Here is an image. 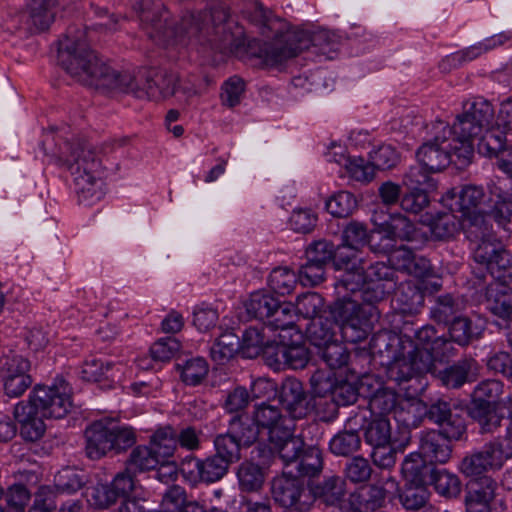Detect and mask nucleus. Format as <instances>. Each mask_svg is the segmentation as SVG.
Wrapping results in <instances>:
<instances>
[{"mask_svg":"<svg viewBox=\"0 0 512 512\" xmlns=\"http://www.w3.org/2000/svg\"><path fill=\"white\" fill-rule=\"evenodd\" d=\"M150 444L158 458L170 457L177 447L176 434L169 426L160 428L151 436Z\"/></svg>","mask_w":512,"mask_h":512,"instance_id":"55","label":"nucleus"},{"mask_svg":"<svg viewBox=\"0 0 512 512\" xmlns=\"http://www.w3.org/2000/svg\"><path fill=\"white\" fill-rule=\"evenodd\" d=\"M386 232L393 240L412 241L416 239L417 229L415 224L402 214L391 217L387 223Z\"/></svg>","mask_w":512,"mask_h":512,"instance_id":"56","label":"nucleus"},{"mask_svg":"<svg viewBox=\"0 0 512 512\" xmlns=\"http://www.w3.org/2000/svg\"><path fill=\"white\" fill-rule=\"evenodd\" d=\"M429 373L446 389H460L476 380L478 363L472 356H464L443 369H437L433 364Z\"/></svg>","mask_w":512,"mask_h":512,"instance_id":"13","label":"nucleus"},{"mask_svg":"<svg viewBox=\"0 0 512 512\" xmlns=\"http://www.w3.org/2000/svg\"><path fill=\"white\" fill-rule=\"evenodd\" d=\"M293 425L284 428L281 432H275L269 439L271 450L278 453L284 462V470H289L291 464L296 463L304 452V441L293 433Z\"/></svg>","mask_w":512,"mask_h":512,"instance_id":"19","label":"nucleus"},{"mask_svg":"<svg viewBox=\"0 0 512 512\" xmlns=\"http://www.w3.org/2000/svg\"><path fill=\"white\" fill-rule=\"evenodd\" d=\"M458 304L450 294L436 297L435 304L431 308L430 317L437 323L448 324L457 317Z\"/></svg>","mask_w":512,"mask_h":512,"instance_id":"62","label":"nucleus"},{"mask_svg":"<svg viewBox=\"0 0 512 512\" xmlns=\"http://www.w3.org/2000/svg\"><path fill=\"white\" fill-rule=\"evenodd\" d=\"M449 324L450 342H455L460 346H468L471 342L482 337L484 326L480 323H474L465 316L454 317Z\"/></svg>","mask_w":512,"mask_h":512,"instance_id":"31","label":"nucleus"},{"mask_svg":"<svg viewBox=\"0 0 512 512\" xmlns=\"http://www.w3.org/2000/svg\"><path fill=\"white\" fill-rule=\"evenodd\" d=\"M457 145L456 158L461 166H467L474 155L475 141L482 136L484 130L470 119L463 111L459 113L452 125L446 123L445 131Z\"/></svg>","mask_w":512,"mask_h":512,"instance_id":"9","label":"nucleus"},{"mask_svg":"<svg viewBox=\"0 0 512 512\" xmlns=\"http://www.w3.org/2000/svg\"><path fill=\"white\" fill-rule=\"evenodd\" d=\"M432 366L433 357L428 349L415 346L407 349L406 346H403L399 354L387 362L386 377L401 387L421 375L429 373Z\"/></svg>","mask_w":512,"mask_h":512,"instance_id":"7","label":"nucleus"},{"mask_svg":"<svg viewBox=\"0 0 512 512\" xmlns=\"http://www.w3.org/2000/svg\"><path fill=\"white\" fill-rule=\"evenodd\" d=\"M61 0H28L27 13L32 25L38 30H46L55 19L57 6Z\"/></svg>","mask_w":512,"mask_h":512,"instance_id":"33","label":"nucleus"},{"mask_svg":"<svg viewBox=\"0 0 512 512\" xmlns=\"http://www.w3.org/2000/svg\"><path fill=\"white\" fill-rule=\"evenodd\" d=\"M425 417L440 427L448 438L461 440L466 433L465 419L459 413L451 409V404L445 400L438 399L431 403L425 411Z\"/></svg>","mask_w":512,"mask_h":512,"instance_id":"14","label":"nucleus"},{"mask_svg":"<svg viewBox=\"0 0 512 512\" xmlns=\"http://www.w3.org/2000/svg\"><path fill=\"white\" fill-rule=\"evenodd\" d=\"M503 453L502 443L495 439L485 444L483 450L464 457L459 466L460 471L466 478H487L489 472L501 468Z\"/></svg>","mask_w":512,"mask_h":512,"instance_id":"11","label":"nucleus"},{"mask_svg":"<svg viewBox=\"0 0 512 512\" xmlns=\"http://www.w3.org/2000/svg\"><path fill=\"white\" fill-rule=\"evenodd\" d=\"M361 445L359 434L354 431H341L329 443L330 450L335 455L349 456L356 452Z\"/></svg>","mask_w":512,"mask_h":512,"instance_id":"57","label":"nucleus"},{"mask_svg":"<svg viewBox=\"0 0 512 512\" xmlns=\"http://www.w3.org/2000/svg\"><path fill=\"white\" fill-rule=\"evenodd\" d=\"M264 331V327H250L245 330L241 341V348L247 357L254 358L261 354V351L270 340Z\"/></svg>","mask_w":512,"mask_h":512,"instance_id":"60","label":"nucleus"},{"mask_svg":"<svg viewBox=\"0 0 512 512\" xmlns=\"http://www.w3.org/2000/svg\"><path fill=\"white\" fill-rule=\"evenodd\" d=\"M42 416L46 418L61 419L71 410V388L69 384L60 380L51 386L37 384L33 387L27 399Z\"/></svg>","mask_w":512,"mask_h":512,"instance_id":"8","label":"nucleus"},{"mask_svg":"<svg viewBox=\"0 0 512 512\" xmlns=\"http://www.w3.org/2000/svg\"><path fill=\"white\" fill-rule=\"evenodd\" d=\"M159 458L147 446H138L133 449L124 471L118 472L113 480H133L138 473L155 469Z\"/></svg>","mask_w":512,"mask_h":512,"instance_id":"25","label":"nucleus"},{"mask_svg":"<svg viewBox=\"0 0 512 512\" xmlns=\"http://www.w3.org/2000/svg\"><path fill=\"white\" fill-rule=\"evenodd\" d=\"M454 438H448L442 431L430 430L424 433L420 440L421 451L431 459L445 463L451 456L450 442Z\"/></svg>","mask_w":512,"mask_h":512,"instance_id":"30","label":"nucleus"},{"mask_svg":"<svg viewBox=\"0 0 512 512\" xmlns=\"http://www.w3.org/2000/svg\"><path fill=\"white\" fill-rule=\"evenodd\" d=\"M455 195L457 196L455 205L457 206V210L462 213V216L474 213V211H481L480 206L483 204L485 198L482 187L465 185Z\"/></svg>","mask_w":512,"mask_h":512,"instance_id":"47","label":"nucleus"},{"mask_svg":"<svg viewBox=\"0 0 512 512\" xmlns=\"http://www.w3.org/2000/svg\"><path fill=\"white\" fill-rule=\"evenodd\" d=\"M401 473L405 480H453L455 475L445 468L437 467L432 461L427 462L420 453L414 452L405 457Z\"/></svg>","mask_w":512,"mask_h":512,"instance_id":"17","label":"nucleus"},{"mask_svg":"<svg viewBox=\"0 0 512 512\" xmlns=\"http://www.w3.org/2000/svg\"><path fill=\"white\" fill-rule=\"evenodd\" d=\"M400 345V338L387 330L373 334L369 342L372 355L386 357L387 362L399 354Z\"/></svg>","mask_w":512,"mask_h":512,"instance_id":"43","label":"nucleus"},{"mask_svg":"<svg viewBox=\"0 0 512 512\" xmlns=\"http://www.w3.org/2000/svg\"><path fill=\"white\" fill-rule=\"evenodd\" d=\"M386 496L382 485L365 482L349 494L348 506L351 512H374L384 505Z\"/></svg>","mask_w":512,"mask_h":512,"instance_id":"18","label":"nucleus"},{"mask_svg":"<svg viewBox=\"0 0 512 512\" xmlns=\"http://www.w3.org/2000/svg\"><path fill=\"white\" fill-rule=\"evenodd\" d=\"M340 246H335L331 241L321 239L310 243L305 250V257L312 263H320L328 266L333 263L336 269H339L342 264H348L349 257L338 256Z\"/></svg>","mask_w":512,"mask_h":512,"instance_id":"28","label":"nucleus"},{"mask_svg":"<svg viewBox=\"0 0 512 512\" xmlns=\"http://www.w3.org/2000/svg\"><path fill=\"white\" fill-rule=\"evenodd\" d=\"M399 500L407 510H418L422 508L430 495L426 482H405L403 487L398 488Z\"/></svg>","mask_w":512,"mask_h":512,"instance_id":"41","label":"nucleus"},{"mask_svg":"<svg viewBox=\"0 0 512 512\" xmlns=\"http://www.w3.org/2000/svg\"><path fill=\"white\" fill-rule=\"evenodd\" d=\"M298 281V273L288 267H277L271 271L268 284L275 293L284 296L295 289Z\"/></svg>","mask_w":512,"mask_h":512,"instance_id":"49","label":"nucleus"},{"mask_svg":"<svg viewBox=\"0 0 512 512\" xmlns=\"http://www.w3.org/2000/svg\"><path fill=\"white\" fill-rule=\"evenodd\" d=\"M228 431L243 448L257 442L260 434L259 426L248 414H236L228 422Z\"/></svg>","mask_w":512,"mask_h":512,"instance_id":"32","label":"nucleus"},{"mask_svg":"<svg viewBox=\"0 0 512 512\" xmlns=\"http://www.w3.org/2000/svg\"><path fill=\"white\" fill-rule=\"evenodd\" d=\"M251 417L259 426V430L268 431V439L273 437L275 432H281L292 424V419L282 415L278 407L266 403L256 406Z\"/></svg>","mask_w":512,"mask_h":512,"instance_id":"27","label":"nucleus"},{"mask_svg":"<svg viewBox=\"0 0 512 512\" xmlns=\"http://www.w3.org/2000/svg\"><path fill=\"white\" fill-rule=\"evenodd\" d=\"M241 348L238 335L232 331L222 333L210 349L212 359L218 364H225L232 359Z\"/></svg>","mask_w":512,"mask_h":512,"instance_id":"40","label":"nucleus"},{"mask_svg":"<svg viewBox=\"0 0 512 512\" xmlns=\"http://www.w3.org/2000/svg\"><path fill=\"white\" fill-rule=\"evenodd\" d=\"M271 492L276 503L284 508L309 510L312 504L310 484L305 482H272Z\"/></svg>","mask_w":512,"mask_h":512,"instance_id":"15","label":"nucleus"},{"mask_svg":"<svg viewBox=\"0 0 512 512\" xmlns=\"http://www.w3.org/2000/svg\"><path fill=\"white\" fill-rule=\"evenodd\" d=\"M312 502L320 500L327 506H339L346 495L345 482H309Z\"/></svg>","mask_w":512,"mask_h":512,"instance_id":"36","label":"nucleus"},{"mask_svg":"<svg viewBox=\"0 0 512 512\" xmlns=\"http://www.w3.org/2000/svg\"><path fill=\"white\" fill-rule=\"evenodd\" d=\"M176 367L181 380L191 386L200 384L209 371L207 362L201 357L186 360L184 364L177 363Z\"/></svg>","mask_w":512,"mask_h":512,"instance_id":"52","label":"nucleus"},{"mask_svg":"<svg viewBox=\"0 0 512 512\" xmlns=\"http://www.w3.org/2000/svg\"><path fill=\"white\" fill-rule=\"evenodd\" d=\"M58 62L76 82L102 90L131 93L136 98L160 101L175 94L178 75L161 68L143 67L136 74L117 71L89 46L87 29L69 26L58 41Z\"/></svg>","mask_w":512,"mask_h":512,"instance_id":"1","label":"nucleus"},{"mask_svg":"<svg viewBox=\"0 0 512 512\" xmlns=\"http://www.w3.org/2000/svg\"><path fill=\"white\" fill-rule=\"evenodd\" d=\"M393 291L395 309L402 314H417L424 305L423 291L418 284L412 281L396 285Z\"/></svg>","mask_w":512,"mask_h":512,"instance_id":"24","label":"nucleus"},{"mask_svg":"<svg viewBox=\"0 0 512 512\" xmlns=\"http://www.w3.org/2000/svg\"><path fill=\"white\" fill-rule=\"evenodd\" d=\"M296 462L295 469L297 474H293L292 470H283L285 480H298L301 477L317 478L323 470L322 453L316 446H310L304 450Z\"/></svg>","mask_w":512,"mask_h":512,"instance_id":"26","label":"nucleus"},{"mask_svg":"<svg viewBox=\"0 0 512 512\" xmlns=\"http://www.w3.org/2000/svg\"><path fill=\"white\" fill-rule=\"evenodd\" d=\"M85 452L97 460L109 451H125L135 443V434L129 427L120 426L117 420L105 417L91 423L85 430Z\"/></svg>","mask_w":512,"mask_h":512,"instance_id":"5","label":"nucleus"},{"mask_svg":"<svg viewBox=\"0 0 512 512\" xmlns=\"http://www.w3.org/2000/svg\"><path fill=\"white\" fill-rule=\"evenodd\" d=\"M463 218L467 237L471 241L478 243L497 237L489 214H484L482 211H474V213L467 214Z\"/></svg>","mask_w":512,"mask_h":512,"instance_id":"35","label":"nucleus"},{"mask_svg":"<svg viewBox=\"0 0 512 512\" xmlns=\"http://www.w3.org/2000/svg\"><path fill=\"white\" fill-rule=\"evenodd\" d=\"M318 355L331 370L341 369L346 366L350 357L346 347L337 341L320 348Z\"/></svg>","mask_w":512,"mask_h":512,"instance_id":"61","label":"nucleus"},{"mask_svg":"<svg viewBox=\"0 0 512 512\" xmlns=\"http://www.w3.org/2000/svg\"><path fill=\"white\" fill-rule=\"evenodd\" d=\"M19 425L20 436L28 442L38 441L46 431V425L40 412L28 400L17 403L13 411Z\"/></svg>","mask_w":512,"mask_h":512,"instance_id":"16","label":"nucleus"},{"mask_svg":"<svg viewBox=\"0 0 512 512\" xmlns=\"http://www.w3.org/2000/svg\"><path fill=\"white\" fill-rule=\"evenodd\" d=\"M511 135L507 131L495 124L485 130L481 137L477 139V149L479 154L493 158L502 153L511 144Z\"/></svg>","mask_w":512,"mask_h":512,"instance_id":"29","label":"nucleus"},{"mask_svg":"<svg viewBox=\"0 0 512 512\" xmlns=\"http://www.w3.org/2000/svg\"><path fill=\"white\" fill-rule=\"evenodd\" d=\"M369 232L363 223L352 221L343 230V245L353 250H359L369 243Z\"/></svg>","mask_w":512,"mask_h":512,"instance_id":"63","label":"nucleus"},{"mask_svg":"<svg viewBox=\"0 0 512 512\" xmlns=\"http://www.w3.org/2000/svg\"><path fill=\"white\" fill-rule=\"evenodd\" d=\"M469 415L479 423L481 433H494L503 417L496 412V406L472 398Z\"/></svg>","mask_w":512,"mask_h":512,"instance_id":"34","label":"nucleus"},{"mask_svg":"<svg viewBox=\"0 0 512 512\" xmlns=\"http://www.w3.org/2000/svg\"><path fill=\"white\" fill-rule=\"evenodd\" d=\"M364 438L372 447L392 444V430L389 419L386 417H372L364 428Z\"/></svg>","mask_w":512,"mask_h":512,"instance_id":"39","label":"nucleus"},{"mask_svg":"<svg viewBox=\"0 0 512 512\" xmlns=\"http://www.w3.org/2000/svg\"><path fill=\"white\" fill-rule=\"evenodd\" d=\"M307 338L318 349L334 342V323L323 316L310 321L306 328Z\"/></svg>","mask_w":512,"mask_h":512,"instance_id":"44","label":"nucleus"},{"mask_svg":"<svg viewBox=\"0 0 512 512\" xmlns=\"http://www.w3.org/2000/svg\"><path fill=\"white\" fill-rule=\"evenodd\" d=\"M278 305V299L272 294L263 291L252 293L244 306L247 314L254 319H258L266 323L273 308Z\"/></svg>","mask_w":512,"mask_h":512,"instance_id":"38","label":"nucleus"},{"mask_svg":"<svg viewBox=\"0 0 512 512\" xmlns=\"http://www.w3.org/2000/svg\"><path fill=\"white\" fill-rule=\"evenodd\" d=\"M139 14L140 26L150 39L168 45L186 37L200 45L220 52L237 47V35L232 30L229 9L216 5L208 11L187 12L179 25L171 19L161 0H131Z\"/></svg>","mask_w":512,"mask_h":512,"instance_id":"2","label":"nucleus"},{"mask_svg":"<svg viewBox=\"0 0 512 512\" xmlns=\"http://www.w3.org/2000/svg\"><path fill=\"white\" fill-rule=\"evenodd\" d=\"M31 495L30 490L22 482H15L8 486L3 494L6 501L5 512H25Z\"/></svg>","mask_w":512,"mask_h":512,"instance_id":"54","label":"nucleus"},{"mask_svg":"<svg viewBox=\"0 0 512 512\" xmlns=\"http://www.w3.org/2000/svg\"><path fill=\"white\" fill-rule=\"evenodd\" d=\"M492 202L489 216L500 226L506 227L512 219V200L508 196H502L497 191H491Z\"/></svg>","mask_w":512,"mask_h":512,"instance_id":"64","label":"nucleus"},{"mask_svg":"<svg viewBox=\"0 0 512 512\" xmlns=\"http://www.w3.org/2000/svg\"><path fill=\"white\" fill-rule=\"evenodd\" d=\"M396 392L388 388L378 389L369 399L368 407L374 417H385L393 412L398 405Z\"/></svg>","mask_w":512,"mask_h":512,"instance_id":"48","label":"nucleus"},{"mask_svg":"<svg viewBox=\"0 0 512 512\" xmlns=\"http://www.w3.org/2000/svg\"><path fill=\"white\" fill-rule=\"evenodd\" d=\"M462 111L484 131L493 125L495 111L493 105L482 97H475L463 104Z\"/></svg>","mask_w":512,"mask_h":512,"instance_id":"37","label":"nucleus"},{"mask_svg":"<svg viewBox=\"0 0 512 512\" xmlns=\"http://www.w3.org/2000/svg\"><path fill=\"white\" fill-rule=\"evenodd\" d=\"M30 361L14 352L2 355L0 357V379L20 376H30Z\"/></svg>","mask_w":512,"mask_h":512,"instance_id":"53","label":"nucleus"},{"mask_svg":"<svg viewBox=\"0 0 512 512\" xmlns=\"http://www.w3.org/2000/svg\"><path fill=\"white\" fill-rule=\"evenodd\" d=\"M487 298L489 312L503 322L504 327L512 323V293L504 290L490 291Z\"/></svg>","mask_w":512,"mask_h":512,"instance_id":"42","label":"nucleus"},{"mask_svg":"<svg viewBox=\"0 0 512 512\" xmlns=\"http://www.w3.org/2000/svg\"><path fill=\"white\" fill-rule=\"evenodd\" d=\"M336 380L332 372L322 369H315L310 377V386L313 397L319 398L318 406L328 404L327 397H330Z\"/></svg>","mask_w":512,"mask_h":512,"instance_id":"51","label":"nucleus"},{"mask_svg":"<svg viewBox=\"0 0 512 512\" xmlns=\"http://www.w3.org/2000/svg\"><path fill=\"white\" fill-rule=\"evenodd\" d=\"M356 207V198L348 191H340L326 201L327 211L337 218L348 217Z\"/></svg>","mask_w":512,"mask_h":512,"instance_id":"59","label":"nucleus"},{"mask_svg":"<svg viewBox=\"0 0 512 512\" xmlns=\"http://www.w3.org/2000/svg\"><path fill=\"white\" fill-rule=\"evenodd\" d=\"M295 314L310 321L323 316L326 312L323 297L316 292H307L297 297L294 304Z\"/></svg>","mask_w":512,"mask_h":512,"instance_id":"46","label":"nucleus"},{"mask_svg":"<svg viewBox=\"0 0 512 512\" xmlns=\"http://www.w3.org/2000/svg\"><path fill=\"white\" fill-rule=\"evenodd\" d=\"M410 441V432L404 430L400 440L395 439L392 444L373 447L371 454L373 462L380 468H390L395 464L396 450H403Z\"/></svg>","mask_w":512,"mask_h":512,"instance_id":"45","label":"nucleus"},{"mask_svg":"<svg viewBox=\"0 0 512 512\" xmlns=\"http://www.w3.org/2000/svg\"><path fill=\"white\" fill-rule=\"evenodd\" d=\"M279 399L292 419H303L318 406L317 400L305 391L302 382L292 377L282 382Z\"/></svg>","mask_w":512,"mask_h":512,"instance_id":"12","label":"nucleus"},{"mask_svg":"<svg viewBox=\"0 0 512 512\" xmlns=\"http://www.w3.org/2000/svg\"><path fill=\"white\" fill-rule=\"evenodd\" d=\"M473 259L494 279L507 282V273L512 268L511 256L497 237L478 242L473 250Z\"/></svg>","mask_w":512,"mask_h":512,"instance_id":"10","label":"nucleus"},{"mask_svg":"<svg viewBox=\"0 0 512 512\" xmlns=\"http://www.w3.org/2000/svg\"><path fill=\"white\" fill-rule=\"evenodd\" d=\"M446 122L435 120L425 124L427 141L417 150L419 163L430 173H436L447 168L452 162L461 166L456 158L455 143L445 131Z\"/></svg>","mask_w":512,"mask_h":512,"instance_id":"6","label":"nucleus"},{"mask_svg":"<svg viewBox=\"0 0 512 512\" xmlns=\"http://www.w3.org/2000/svg\"><path fill=\"white\" fill-rule=\"evenodd\" d=\"M508 39L509 37L503 33L495 35L491 38L486 39L484 42L472 45L466 49H463L459 52L447 56L440 63V68L443 71H449L451 68H456L467 61H471L477 58L482 53L487 52L488 50L493 49L496 46L502 45Z\"/></svg>","mask_w":512,"mask_h":512,"instance_id":"22","label":"nucleus"},{"mask_svg":"<svg viewBox=\"0 0 512 512\" xmlns=\"http://www.w3.org/2000/svg\"><path fill=\"white\" fill-rule=\"evenodd\" d=\"M58 155L74 177L79 201L92 204L102 199L104 181L94 146L87 140L73 138L60 146Z\"/></svg>","mask_w":512,"mask_h":512,"instance_id":"3","label":"nucleus"},{"mask_svg":"<svg viewBox=\"0 0 512 512\" xmlns=\"http://www.w3.org/2000/svg\"><path fill=\"white\" fill-rule=\"evenodd\" d=\"M357 399L358 389L354 384L348 381L336 382L327 404L329 406L331 416H335L337 414L339 406L353 404Z\"/></svg>","mask_w":512,"mask_h":512,"instance_id":"50","label":"nucleus"},{"mask_svg":"<svg viewBox=\"0 0 512 512\" xmlns=\"http://www.w3.org/2000/svg\"><path fill=\"white\" fill-rule=\"evenodd\" d=\"M265 324L268 328L274 330H284L294 327V304H292L291 302H281L278 300V305L275 308H273L271 316L268 317Z\"/></svg>","mask_w":512,"mask_h":512,"instance_id":"58","label":"nucleus"},{"mask_svg":"<svg viewBox=\"0 0 512 512\" xmlns=\"http://www.w3.org/2000/svg\"><path fill=\"white\" fill-rule=\"evenodd\" d=\"M82 488V482H54L50 485H43L36 493L34 504L28 512H54L59 497L72 495Z\"/></svg>","mask_w":512,"mask_h":512,"instance_id":"20","label":"nucleus"},{"mask_svg":"<svg viewBox=\"0 0 512 512\" xmlns=\"http://www.w3.org/2000/svg\"><path fill=\"white\" fill-rule=\"evenodd\" d=\"M330 314L335 323L343 327L344 324H351L356 320L364 319V317L368 315L370 317H377L378 311L376 308L366 310V307L359 303L358 297H347L343 295L342 298L337 299L331 305Z\"/></svg>","mask_w":512,"mask_h":512,"instance_id":"21","label":"nucleus"},{"mask_svg":"<svg viewBox=\"0 0 512 512\" xmlns=\"http://www.w3.org/2000/svg\"><path fill=\"white\" fill-rule=\"evenodd\" d=\"M282 26L280 20L265 18L261 27V33L266 37H270V32L275 31L274 40L266 43L260 54L267 65L282 64L308 49L311 44L318 45L320 40L327 38L324 31L313 34L303 29L282 32Z\"/></svg>","mask_w":512,"mask_h":512,"instance_id":"4","label":"nucleus"},{"mask_svg":"<svg viewBox=\"0 0 512 512\" xmlns=\"http://www.w3.org/2000/svg\"><path fill=\"white\" fill-rule=\"evenodd\" d=\"M118 482H92L86 487L84 496L88 504L94 509L104 510L116 503L125 495V488L119 487Z\"/></svg>","mask_w":512,"mask_h":512,"instance_id":"23","label":"nucleus"}]
</instances>
